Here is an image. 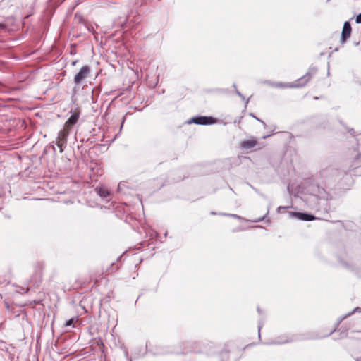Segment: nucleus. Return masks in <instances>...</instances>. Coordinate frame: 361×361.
<instances>
[{
  "mask_svg": "<svg viewBox=\"0 0 361 361\" xmlns=\"http://www.w3.org/2000/svg\"><path fill=\"white\" fill-rule=\"evenodd\" d=\"M355 21L357 23H361V13L356 16Z\"/></svg>",
  "mask_w": 361,
  "mask_h": 361,
  "instance_id": "ddd939ff",
  "label": "nucleus"
},
{
  "mask_svg": "<svg viewBox=\"0 0 361 361\" xmlns=\"http://www.w3.org/2000/svg\"><path fill=\"white\" fill-rule=\"evenodd\" d=\"M74 321H75V319L73 318L70 319L69 320L66 321L65 326H71L73 324Z\"/></svg>",
  "mask_w": 361,
  "mask_h": 361,
  "instance_id": "f8f14e48",
  "label": "nucleus"
},
{
  "mask_svg": "<svg viewBox=\"0 0 361 361\" xmlns=\"http://www.w3.org/2000/svg\"><path fill=\"white\" fill-rule=\"evenodd\" d=\"M257 142L255 140H243L240 146L244 149H251L257 145Z\"/></svg>",
  "mask_w": 361,
  "mask_h": 361,
  "instance_id": "6e6552de",
  "label": "nucleus"
},
{
  "mask_svg": "<svg viewBox=\"0 0 361 361\" xmlns=\"http://www.w3.org/2000/svg\"><path fill=\"white\" fill-rule=\"evenodd\" d=\"M361 312V308H360V307H356V308H355V309L353 310V312H350L349 314H348V315H351L352 314H353V313H354V312ZM346 317H347V315H346V316H345L344 317H343V318H342V319H344V318H345Z\"/></svg>",
  "mask_w": 361,
  "mask_h": 361,
  "instance_id": "9b49d317",
  "label": "nucleus"
},
{
  "mask_svg": "<svg viewBox=\"0 0 361 361\" xmlns=\"http://www.w3.org/2000/svg\"><path fill=\"white\" fill-rule=\"evenodd\" d=\"M285 209V207H279V209Z\"/></svg>",
  "mask_w": 361,
  "mask_h": 361,
  "instance_id": "f3484780",
  "label": "nucleus"
},
{
  "mask_svg": "<svg viewBox=\"0 0 361 361\" xmlns=\"http://www.w3.org/2000/svg\"><path fill=\"white\" fill-rule=\"evenodd\" d=\"M290 215L302 221H312L316 219L315 216L312 214L302 212H290Z\"/></svg>",
  "mask_w": 361,
  "mask_h": 361,
  "instance_id": "0eeeda50",
  "label": "nucleus"
},
{
  "mask_svg": "<svg viewBox=\"0 0 361 361\" xmlns=\"http://www.w3.org/2000/svg\"><path fill=\"white\" fill-rule=\"evenodd\" d=\"M260 329H261V326L259 325V332L260 331Z\"/></svg>",
  "mask_w": 361,
  "mask_h": 361,
  "instance_id": "a211bd4d",
  "label": "nucleus"
},
{
  "mask_svg": "<svg viewBox=\"0 0 361 361\" xmlns=\"http://www.w3.org/2000/svg\"><path fill=\"white\" fill-rule=\"evenodd\" d=\"M357 361H361V357H360V358L357 359Z\"/></svg>",
  "mask_w": 361,
  "mask_h": 361,
  "instance_id": "6ab92c4d",
  "label": "nucleus"
},
{
  "mask_svg": "<svg viewBox=\"0 0 361 361\" xmlns=\"http://www.w3.org/2000/svg\"><path fill=\"white\" fill-rule=\"evenodd\" d=\"M231 216L233 217H235V218H240L239 216H238L237 214H230Z\"/></svg>",
  "mask_w": 361,
  "mask_h": 361,
  "instance_id": "2eb2a0df",
  "label": "nucleus"
},
{
  "mask_svg": "<svg viewBox=\"0 0 361 361\" xmlns=\"http://www.w3.org/2000/svg\"><path fill=\"white\" fill-rule=\"evenodd\" d=\"M90 73V68L88 66H83L79 72L74 77V82L76 85H79L82 81L85 79Z\"/></svg>",
  "mask_w": 361,
  "mask_h": 361,
  "instance_id": "7ed1b4c3",
  "label": "nucleus"
},
{
  "mask_svg": "<svg viewBox=\"0 0 361 361\" xmlns=\"http://www.w3.org/2000/svg\"><path fill=\"white\" fill-rule=\"evenodd\" d=\"M216 122L212 116H196L193 117L189 123H194L198 125H209Z\"/></svg>",
  "mask_w": 361,
  "mask_h": 361,
  "instance_id": "20e7f679",
  "label": "nucleus"
},
{
  "mask_svg": "<svg viewBox=\"0 0 361 361\" xmlns=\"http://www.w3.org/2000/svg\"><path fill=\"white\" fill-rule=\"evenodd\" d=\"M294 341H295V339L290 338V339H287V340H284V341H276V342H274L273 343L274 344H284V343H289V342H293Z\"/></svg>",
  "mask_w": 361,
  "mask_h": 361,
  "instance_id": "9d476101",
  "label": "nucleus"
},
{
  "mask_svg": "<svg viewBox=\"0 0 361 361\" xmlns=\"http://www.w3.org/2000/svg\"><path fill=\"white\" fill-rule=\"evenodd\" d=\"M71 116L64 124V127L70 130H71V128L78 122L80 114V111L77 109L74 110V111H71Z\"/></svg>",
  "mask_w": 361,
  "mask_h": 361,
  "instance_id": "39448f33",
  "label": "nucleus"
},
{
  "mask_svg": "<svg viewBox=\"0 0 361 361\" xmlns=\"http://www.w3.org/2000/svg\"><path fill=\"white\" fill-rule=\"evenodd\" d=\"M236 93H237V94H238V95H239L240 97H243V95L241 94V93H240V92H238V90H236Z\"/></svg>",
  "mask_w": 361,
  "mask_h": 361,
  "instance_id": "dca6fc26",
  "label": "nucleus"
},
{
  "mask_svg": "<svg viewBox=\"0 0 361 361\" xmlns=\"http://www.w3.org/2000/svg\"><path fill=\"white\" fill-rule=\"evenodd\" d=\"M351 25L349 22H345L341 33V42L344 44L346 40L350 37L351 34Z\"/></svg>",
  "mask_w": 361,
  "mask_h": 361,
  "instance_id": "423d86ee",
  "label": "nucleus"
},
{
  "mask_svg": "<svg viewBox=\"0 0 361 361\" xmlns=\"http://www.w3.org/2000/svg\"><path fill=\"white\" fill-rule=\"evenodd\" d=\"M6 28L5 25L0 23V30H4Z\"/></svg>",
  "mask_w": 361,
  "mask_h": 361,
  "instance_id": "4468645a",
  "label": "nucleus"
},
{
  "mask_svg": "<svg viewBox=\"0 0 361 361\" xmlns=\"http://www.w3.org/2000/svg\"><path fill=\"white\" fill-rule=\"evenodd\" d=\"M317 72L316 68H310L308 72L300 78L298 81L295 82V84H292L290 85H283L282 83L278 84V87H298L305 85L312 78V75H314Z\"/></svg>",
  "mask_w": 361,
  "mask_h": 361,
  "instance_id": "f257e3e1",
  "label": "nucleus"
},
{
  "mask_svg": "<svg viewBox=\"0 0 361 361\" xmlns=\"http://www.w3.org/2000/svg\"><path fill=\"white\" fill-rule=\"evenodd\" d=\"M97 194L102 198L106 199L109 197L110 192L105 187H100L96 189Z\"/></svg>",
  "mask_w": 361,
  "mask_h": 361,
  "instance_id": "1a4fd4ad",
  "label": "nucleus"
},
{
  "mask_svg": "<svg viewBox=\"0 0 361 361\" xmlns=\"http://www.w3.org/2000/svg\"><path fill=\"white\" fill-rule=\"evenodd\" d=\"M71 130L63 127V129L61 130L56 139V144L60 149V152H63V149L67 145V138L70 135Z\"/></svg>",
  "mask_w": 361,
  "mask_h": 361,
  "instance_id": "f03ea898",
  "label": "nucleus"
}]
</instances>
